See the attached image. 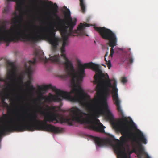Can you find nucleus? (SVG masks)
I'll return each mask as SVG.
<instances>
[{
    "label": "nucleus",
    "instance_id": "obj_13",
    "mask_svg": "<svg viewBox=\"0 0 158 158\" xmlns=\"http://www.w3.org/2000/svg\"><path fill=\"white\" fill-rule=\"evenodd\" d=\"M90 138H101L99 137L91 136ZM104 138H115L114 137L110 134H106V137Z\"/></svg>",
    "mask_w": 158,
    "mask_h": 158
},
{
    "label": "nucleus",
    "instance_id": "obj_11",
    "mask_svg": "<svg viewBox=\"0 0 158 158\" xmlns=\"http://www.w3.org/2000/svg\"><path fill=\"white\" fill-rule=\"evenodd\" d=\"M80 2V6H81L82 12L84 13L85 11V5L84 0H79Z\"/></svg>",
    "mask_w": 158,
    "mask_h": 158
},
{
    "label": "nucleus",
    "instance_id": "obj_14",
    "mask_svg": "<svg viewBox=\"0 0 158 158\" xmlns=\"http://www.w3.org/2000/svg\"><path fill=\"white\" fill-rule=\"evenodd\" d=\"M10 10V8L9 6H6L3 11V13L5 14H8Z\"/></svg>",
    "mask_w": 158,
    "mask_h": 158
},
{
    "label": "nucleus",
    "instance_id": "obj_12",
    "mask_svg": "<svg viewBox=\"0 0 158 158\" xmlns=\"http://www.w3.org/2000/svg\"><path fill=\"white\" fill-rule=\"evenodd\" d=\"M31 81L29 80L26 83L25 85L26 87L28 88L31 91H33L35 90V88L33 85H31Z\"/></svg>",
    "mask_w": 158,
    "mask_h": 158
},
{
    "label": "nucleus",
    "instance_id": "obj_7",
    "mask_svg": "<svg viewBox=\"0 0 158 158\" xmlns=\"http://www.w3.org/2000/svg\"><path fill=\"white\" fill-rule=\"evenodd\" d=\"M34 54L35 57L33 58V60L29 61L28 63V65L26 63L25 64V72L27 74L28 77L30 80H31L32 78V75L33 71V66L37 62V59H38L40 61L43 60L45 59V63H47L48 61V59H47L44 56V52L42 51L35 50Z\"/></svg>",
    "mask_w": 158,
    "mask_h": 158
},
{
    "label": "nucleus",
    "instance_id": "obj_18",
    "mask_svg": "<svg viewBox=\"0 0 158 158\" xmlns=\"http://www.w3.org/2000/svg\"><path fill=\"white\" fill-rule=\"evenodd\" d=\"M32 1H36V2H38V1L37 0H32Z\"/></svg>",
    "mask_w": 158,
    "mask_h": 158
},
{
    "label": "nucleus",
    "instance_id": "obj_5",
    "mask_svg": "<svg viewBox=\"0 0 158 158\" xmlns=\"http://www.w3.org/2000/svg\"><path fill=\"white\" fill-rule=\"evenodd\" d=\"M7 69V76L4 78L0 76V82H4L6 84L2 90L0 86V97L1 102H0V110L3 108H6L8 111L11 112L12 110L11 107L9 106L5 100L10 99L11 101L14 99L12 97L15 95V86L17 84L18 79L21 82L23 83V78L21 76L17 77V68L12 63H9Z\"/></svg>",
    "mask_w": 158,
    "mask_h": 158
},
{
    "label": "nucleus",
    "instance_id": "obj_4",
    "mask_svg": "<svg viewBox=\"0 0 158 158\" xmlns=\"http://www.w3.org/2000/svg\"><path fill=\"white\" fill-rule=\"evenodd\" d=\"M16 116L12 123L0 128V138L9 133L15 131L41 130L51 132V125L37 119V115L35 113L30 114L26 118V119L21 114H18Z\"/></svg>",
    "mask_w": 158,
    "mask_h": 158
},
{
    "label": "nucleus",
    "instance_id": "obj_19",
    "mask_svg": "<svg viewBox=\"0 0 158 158\" xmlns=\"http://www.w3.org/2000/svg\"><path fill=\"white\" fill-rule=\"evenodd\" d=\"M98 121H99V120H98Z\"/></svg>",
    "mask_w": 158,
    "mask_h": 158
},
{
    "label": "nucleus",
    "instance_id": "obj_6",
    "mask_svg": "<svg viewBox=\"0 0 158 158\" xmlns=\"http://www.w3.org/2000/svg\"><path fill=\"white\" fill-rule=\"evenodd\" d=\"M94 28L99 33L103 39L109 41L108 45L111 47L109 57L111 58L114 52L113 48L117 45V39L115 34L110 30L104 27H94Z\"/></svg>",
    "mask_w": 158,
    "mask_h": 158
},
{
    "label": "nucleus",
    "instance_id": "obj_16",
    "mask_svg": "<svg viewBox=\"0 0 158 158\" xmlns=\"http://www.w3.org/2000/svg\"><path fill=\"white\" fill-rule=\"evenodd\" d=\"M121 82L123 84H124L127 82V78L125 77H122Z\"/></svg>",
    "mask_w": 158,
    "mask_h": 158
},
{
    "label": "nucleus",
    "instance_id": "obj_10",
    "mask_svg": "<svg viewBox=\"0 0 158 158\" xmlns=\"http://www.w3.org/2000/svg\"><path fill=\"white\" fill-rule=\"evenodd\" d=\"M129 50V52H130V53L129 55L127 56L126 59V60L128 61L127 63L128 64H132L133 61V58L130 52L131 49L130 48Z\"/></svg>",
    "mask_w": 158,
    "mask_h": 158
},
{
    "label": "nucleus",
    "instance_id": "obj_8",
    "mask_svg": "<svg viewBox=\"0 0 158 158\" xmlns=\"http://www.w3.org/2000/svg\"><path fill=\"white\" fill-rule=\"evenodd\" d=\"M7 2H10L11 1L15 2L16 3V9L18 10L20 12L23 11V1L22 0H6Z\"/></svg>",
    "mask_w": 158,
    "mask_h": 158
},
{
    "label": "nucleus",
    "instance_id": "obj_1",
    "mask_svg": "<svg viewBox=\"0 0 158 158\" xmlns=\"http://www.w3.org/2000/svg\"><path fill=\"white\" fill-rule=\"evenodd\" d=\"M44 2L52 6V12L56 18V22L53 23V25L51 24L49 27L40 26L37 32L39 34H34L30 29H22L17 25V24L20 25L22 23L23 20V16L22 14L18 15L15 12V17L12 19L14 26L12 28L9 30L6 29L5 25L8 23L6 20L3 21V26L0 24V44L4 42L8 46L11 42H16L20 40L35 43L40 40L46 39L51 44L52 49L55 51L57 49L60 41L59 39L55 35V32L57 30H59L64 38L60 48L62 54H65V47L68 45L69 36L86 35L85 27H89V24L86 23H81L77 29L73 30V29L76 24L77 19L75 18L71 17L69 9H67L64 13L65 18L62 19L56 14L58 12V7L56 3L53 4L51 1H45Z\"/></svg>",
    "mask_w": 158,
    "mask_h": 158
},
{
    "label": "nucleus",
    "instance_id": "obj_2",
    "mask_svg": "<svg viewBox=\"0 0 158 158\" xmlns=\"http://www.w3.org/2000/svg\"><path fill=\"white\" fill-rule=\"evenodd\" d=\"M61 55L65 60L63 64L66 73V74L61 75V77L63 78H71L72 89L69 92L63 91L53 86L51 84L44 85L42 87L39 86L38 91L40 94L50 89L56 93L55 95L49 93L48 97L41 96L40 97V99L44 100L45 102L48 103L60 102L63 99L72 102H78L82 106L92 110L93 113L92 116L93 118H97L101 114H104L106 118V102H104L102 104L99 96L93 100L89 101L88 99L90 98L89 96L85 93L81 85L83 78L85 76V69L91 68L96 72L94 79L95 83L97 84L96 87L97 93H100L102 90L104 95L106 97V75L102 73L98 65L92 62L81 64L76 73L73 63L67 57L66 54H62Z\"/></svg>",
    "mask_w": 158,
    "mask_h": 158
},
{
    "label": "nucleus",
    "instance_id": "obj_9",
    "mask_svg": "<svg viewBox=\"0 0 158 158\" xmlns=\"http://www.w3.org/2000/svg\"><path fill=\"white\" fill-rule=\"evenodd\" d=\"M49 59L53 63H56L59 64H61L60 56L59 54L55 55L53 56L50 57Z\"/></svg>",
    "mask_w": 158,
    "mask_h": 158
},
{
    "label": "nucleus",
    "instance_id": "obj_3",
    "mask_svg": "<svg viewBox=\"0 0 158 158\" xmlns=\"http://www.w3.org/2000/svg\"><path fill=\"white\" fill-rule=\"evenodd\" d=\"M40 104L37 105L38 111L41 114L44 115V120L46 122L56 123L59 121L63 123H67L70 125H72L73 122L75 121L81 123H86L88 124L89 128L97 132H104V128L105 127L101 123L98 124L88 119H85L84 116H87L88 114L83 111L79 108L76 106H73L68 110L69 114L66 118L61 114L55 113L56 107L54 106H47L49 109L47 110H51L53 112H48L46 113L42 110L43 107L41 106L42 103L41 101Z\"/></svg>",
    "mask_w": 158,
    "mask_h": 158
},
{
    "label": "nucleus",
    "instance_id": "obj_17",
    "mask_svg": "<svg viewBox=\"0 0 158 158\" xmlns=\"http://www.w3.org/2000/svg\"><path fill=\"white\" fill-rule=\"evenodd\" d=\"M29 106H30V108H28V109L29 110V109H30H30L31 108H32V106H31V105H30Z\"/></svg>",
    "mask_w": 158,
    "mask_h": 158
},
{
    "label": "nucleus",
    "instance_id": "obj_15",
    "mask_svg": "<svg viewBox=\"0 0 158 158\" xmlns=\"http://www.w3.org/2000/svg\"><path fill=\"white\" fill-rule=\"evenodd\" d=\"M105 61H106V64L107 65V66L108 67V68L110 69V67H111V64L110 62V61L109 60L108 61H107L106 60V58H105Z\"/></svg>",
    "mask_w": 158,
    "mask_h": 158
}]
</instances>
